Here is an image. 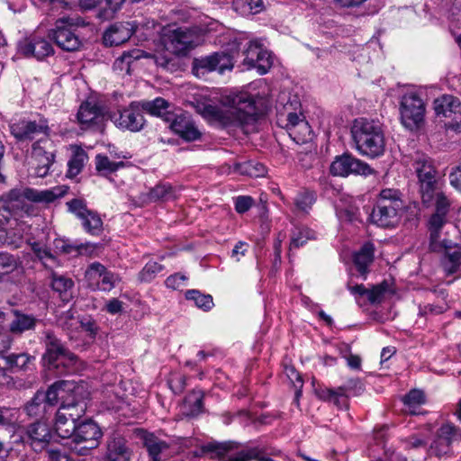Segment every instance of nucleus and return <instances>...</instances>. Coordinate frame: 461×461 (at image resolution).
Instances as JSON below:
<instances>
[{
	"label": "nucleus",
	"mask_w": 461,
	"mask_h": 461,
	"mask_svg": "<svg viewBox=\"0 0 461 461\" xmlns=\"http://www.w3.org/2000/svg\"><path fill=\"white\" fill-rule=\"evenodd\" d=\"M352 137L360 154L377 158L384 154L385 140L381 125L364 118L355 120L351 129Z\"/></svg>",
	"instance_id": "4"
},
{
	"label": "nucleus",
	"mask_w": 461,
	"mask_h": 461,
	"mask_svg": "<svg viewBox=\"0 0 461 461\" xmlns=\"http://www.w3.org/2000/svg\"><path fill=\"white\" fill-rule=\"evenodd\" d=\"M32 250L34 252L36 257L42 261V263L46 266V261H51L53 263L56 262V257L51 253V251L43 244L37 241H28Z\"/></svg>",
	"instance_id": "56"
},
{
	"label": "nucleus",
	"mask_w": 461,
	"mask_h": 461,
	"mask_svg": "<svg viewBox=\"0 0 461 461\" xmlns=\"http://www.w3.org/2000/svg\"><path fill=\"white\" fill-rule=\"evenodd\" d=\"M185 297L188 301L194 302V305L204 312L210 311L214 303L211 294H203L196 289L187 290Z\"/></svg>",
	"instance_id": "41"
},
{
	"label": "nucleus",
	"mask_w": 461,
	"mask_h": 461,
	"mask_svg": "<svg viewBox=\"0 0 461 461\" xmlns=\"http://www.w3.org/2000/svg\"><path fill=\"white\" fill-rule=\"evenodd\" d=\"M364 384L358 378H349L339 387L340 398L358 396L364 392Z\"/></svg>",
	"instance_id": "47"
},
{
	"label": "nucleus",
	"mask_w": 461,
	"mask_h": 461,
	"mask_svg": "<svg viewBox=\"0 0 461 461\" xmlns=\"http://www.w3.org/2000/svg\"><path fill=\"white\" fill-rule=\"evenodd\" d=\"M375 245L372 242H366L354 253L353 264L359 275L364 280L366 279L369 273V267L374 262Z\"/></svg>",
	"instance_id": "27"
},
{
	"label": "nucleus",
	"mask_w": 461,
	"mask_h": 461,
	"mask_svg": "<svg viewBox=\"0 0 461 461\" xmlns=\"http://www.w3.org/2000/svg\"><path fill=\"white\" fill-rule=\"evenodd\" d=\"M86 409V405L82 401L63 402L57 413L60 414L62 419H68L77 422L85 414Z\"/></svg>",
	"instance_id": "34"
},
{
	"label": "nucleus",
	"mask_w": 461,
	"mask_h": 461,
	"mask_svg": "<svg viewBox=\"0 0 461 461\" xmlns=\"http://www.w3.org/2000/svg\"><path fill=\"white\" fill-rule=\"evenodd\" d=\"M234 11L243 16L257 14L265 9L263 0H233Z\"/></svg>",
	"instance_id": "37"
},
{
	"label": "nucleus",
	"mask_w": 461,
	"mask_h": 461,
	"mask_svg": "<svg viewBox=\"0 0 461 461\" xmlns=\"http://www.w3.org/2000/svg\"><path fill=\"white\" fill-rule=\"evenodd\" d=\"M77 423L68 419H62L60 414H56L55 429L57 434L62 438H71L73 440Z\"/></svg>",
	"instance_id": "44"
},
{
	"label": "nucleus",
	"mask_w": 461,
	"mask_h": 461,
	"mask_svg": "<svg viewBox=\"0 0 461 461\" xmlns=\"http://www.w3.org/2000/svg\"><path fill=\"white\" fill-rule=\"evenodd\" d=\"M273 64V59L271 54L266 49L263 50L262 53L257 59L253 68L257 69L259 75H265L268 72Z\"/></svg>",
	"instance_id": "63"
},
{
	"label": "nucleus",
	"mask_w": 461,
	"mask_h": 461,
	"mask_svg": "<svg viewBox=\"0 0 461 461\" xmlns=\"http://www.w3.org/2000/svg\"><path fill=\"white\" fill-rule=\"evenodd\" d=\"M135 25L132 23H116L111 25L104 34L106 46H118L127 41L132 35Z\"/></svg>",
	"instance_id": "24"
},
{
	"label": "nucleus",
	"mask_w": 461,
	"mask_h": 461,
	"mask_svg": "<svg viewBox=\"0 0 461 461\" xmlns=\"http://www.w3.org/2000/svg\"><path fill=\"white\" fill-rule=\"evenodd\" d=\"M132 450L127 440L121 436H113L106 441L104 461H131Z\"/></svg>",
	"instance_id": "22"
},
{
	"label": "nucleus",
	"mask_w": 461,
	"mask_h": 461,
	"mask_svg": "<svg viewBox=\"0 0 461 461\" xmlns=\"http://www.w3.org/2000/svg\"><path fill=\"white\" fill-rule=\"evenodd\" d=\"M433 109L447 129L461 132V102L457 97L443 95L434 100Z\"/></svg>",
	"instance_id": "8"
},
{
	"label": "nucleus",
	"mask_w": 461,
	"mask_h": 461,
	"mask_svg": "<svg viewBox=\"0 0 461 461\" xmlns=\"http://www.w3.org/2000/svg\"><path fill=\"white\" fill-rule=\"evenodd\" d=\"M149 197L151 201H167L176 198V192L169 184H158L150 189Z\"/></svg>",
	"instance_id": "48"
},
{
	"label": "nucleus",
	"mask_w": 461,
	"mask_h": 461,
	"mask_svg": "<svg viewBox=\"0 0 461 461\" xmlns=\"http://www.w3.org/2000/svg\"><path fill=\"white\" fill-rule=\"evenodd\" d=\"M68 211L74 213L80 221L86 232L92 236H98L103 231V221L99 214L87 209L86 203L81 199H72L67 203Z\"/></svg>",
	"instance_id": "13"
},
{
	"label": "nucleus",
	"mask_w": 461,
	"mask_h": 461,
	"mask_svg": "<svg viewBox=\"0 0 461 461\" xmlns=\"http://www.w3.org/2000/svg\"><path fill=\"white\" fill-rule=\"evenodd\" d=\"M170 122V129L186 141L197 140L202 133L193 120L185 113L174 114Z\"/></svg>",
	"instance_id": "21"
},
{
	"label": "nucleus",
	"mask_w": 461,
	"mask_h": 461,
	"mask_svg": "<svg viewBox=\"0 0 461 461\" xmlns=\"http://www.w3.org/2000/svg\"><path fill=\"white\" fill-rule=\"evenodd\" d=\"M426 402L425 394L421 390H411L403 398V402L408 408L411 414L417 415L420 412L418 411Z\"/></svg>",
	"instance_id": "45"
},
{
	"label": "nucleus",
	"mask_w": 461,
	"mask_h": 461,
	"mask_svg": "<svg viewBox=\"0 0 461 461\" xmlns=\"http://www.w3.org/2000/svg\"><path fill=\"white\" fill-rule=\"evenodd\" d=\"M163 269L164 267L161 264L155 261H149L139 273V279L140 282L149 283L153 280Z\"/></svg>",
	"instance_id": "53"
},
{
	"label": "nucleus",
	"mask_w": 461,
	"mask_h": 461,
	"mask_svg": "<svg viewBox=\"0 0 461 461\" xmlns=\"http://www.w3.org/2000/svg\"><path fill=\"white\" fill-rule=\"evenodd\" d=\"M221 103L228 110L213 104H203L201 115L212 123L223 127H240L246 133L252 130L258 121L257 106L254 97L246 92L225 95Z\"/></svg>",
	"instance_id": "1"
},
{
	"label": "nucleus",
	"mask_w": 461,
	"mask_h": 461,
	"mask_svg": "<svg viewBox=\"0 0 461 461\" xmlns=\"http://www.w3.org/2000/svg\"><path fill=\"white\" fill-rule=\"evenodd\" d=\"M141 57V51L140 50H133L129 52H124L120 58L115 60L114 65L121 70L125 69L127 73H130L131 65L134 60L139 59Z\"/></svg>",
	"instance_id": "55"
},
{
	"label": "nucleus",
	"mask_w": 461,
	"mask_h": 461,
	"mask_svg": "<svg viewBox=\"0 0 461 461\" xmlns=\"http://www.w3.org/2000/svg\"><path fill=\"white\" fill-rule=\"evenodd\" d=\"M14 225L11 222L10 229H6V241L5 245L14 249L21 247L24 235L30 230V224L27 221L14 218Z\"/></svg>",
	"instance_id": "30"
},
{
	"label": "nucleus",
	"mask_w": 461,
	"mask_h": 461,
	"mask_svg": "<svg viewBox=\"0 0 461 461\" xmlns=\"http://www.w3.org/2000/svg\"><path fill=\"white\" fill-rule=\"evenodd\" d=\"M203 393L201 390H193L185 399L184 413L189 417H196L203 411Z\"/></svg>",
	"instance_id": "33"
},
{
	"label": "nucleus",
	"mask_w": 461,
	"mask_h": 461,
	"mask_svg": "<svg viewBox=\"0 0 461 461\" xmlns=\"http://www.w3.org/2000/svg\"><path fill=\"white\" fill-rule=\"evenodd\" d=\"M447 307L445 304H431L428 303L425 305L419 306L418 315L420 317L428 318L431 315H438L443 313L446 311Z\"/></svg>",
	"instance_id": "64"
},
{
	"label": "nucleus",
	"mask_w": 461,
	"mask_h": 461,
	"mask_svg": "<svg viewBox=\"0 0 461 461\" xmlns=\"http://www.w3.org/2000/svg\"><path fill=\"white\" fill-rule=\"evenodd\" d=\"M19 52L26 58L42 60L54 53L52 44L48 37L36 32L21 41L18 44Z\"/></svg>",
	"instance_id": "14"
},
{
	"label": "nucleus",
	"mask_w": 461,
	"mask_h": 461,
	"mask_svg": "<svg viewBox=\"0 0 461 461\" xmlns=\"http://www.w3.org/2000/svg\"><path fill=\"white\" fill-rule=\"evenodd\" d=\"M348 289L356 298L366 296L371 304H378L384 301L385 294L389 290V285L386 281H384L373 285L370 289L363 285H348Z\"/></svg>",
	"instance_id": "26"
},
{
	"label": "nucleus",
	"mask_w": 461,
	"mask_h": 461,
	"mask_svg": "<svg viewBox=\"0 0 461 461\" xmlns=\"http://www.w3.org/2000/svg\"><path fill=\"white\" fill-rule=\"evenodd\" d=\"M283 126L296 143H304L312 138V130L304 116L296 113H289Z\"/></svg>",
	"instance_id": "20"
},
{
	"label": "nucleus",
	"mask_w": 461,
	"mask_h": 461,
	"mask_svg": "<svg viewBox=\"0 0 461 461\" xmlns=\"http://www.w3.org/2000/svg\"><path fill=\"white\" fill-rule=\"evenodd\" d=\"M313 238V232L308 228H300L294 230L289 249H298L303 246L308 240Z\"/></svg>",
	"instance_id": "52"
},
{
	"label": "nucleus",
	"mask_w": 461,
	"mask_h": 461,
	"mask_svg": "<svg viewBox=\"0 0 461 461\" xmlns=\"http://www.w3.org/2000/svg\"><path fill=\"white\" fill-rule=\"evenodd\" d=\"M110 120L120 130L139 132L146 125V120L139 101H132L127 106L119 107L109 115Z\"/></svg>",
	"instance_id": "7"
},
{
	"label": "nucleus",
	"mask_w": 461,
	"mask_h": 461,
	"mask_svg": "<svg viewBox=\"0 0 461 461\" xmlns=\"http://www.w3.org/2000/svg\"><path fill=\"white\" fill-rule=\"evenodd\" d=\"M140 103L143 113L163 118L166 122L171 121L173 113L170 111V103L162 97H157L154 100L139 101Z\"/></svg>",
	"instance_id": "29"
},
{
	"label": "nucleus",
	"mask_w": 461,
	"mask_h": 461,
	"mask_svg": "<svg viewBox=\"0 0 461 461\" xmlns=\"http://www.w3.org/2000/svg\"><path fill=\"white\" fill-rule=\"evenodd\" d=\"M315 201V193L305 189L296 194L294 203L297 211L308 213Z\"/></svg>",
	"instance_id": "46"
},
{
	"label": "nucleus",
	"mask_w": 461,
	"mask_h": 461,
	"mask_svg": "<svg viewBox=\"0 0 461 461\" xmlns=\"http://www.w3.org/2000/svg\"><path fill=\"white\" fill-rule=\"evenodd\" d=\"M54 245L59 251L68 255L82 254L83 251L89 246V244L72 243L69 240H65L62 239L55 240Z\"/></svg>",
	"instance_id": "49"
},
{
	"label": "nucleus",
	"mask_w": 461,
	"mask_h": 461,
	"mask_svg": "<svg viewBox=\"0 0 461 461\" xmlns=\"http://www.w3.org/2000/svg\"><path fill=\"white\" fill-rule=\"evenodd\" d=\"M49 157L32 158L36 166L34 167V175L38 177H44L49 174L50 168L54 163L55 155H48Z\"/></svg>",
	"instance_id": "57"
},
{
	"label": "nucleus",
	"mask_w": 461,
	"mask_h": 461,
	"mask_svg": "<svg viewBox=\"0 0 461 461\" xmlns=\"http://www.w3.org/2000/svg\"><path fill=\"white\" fill-rule=\"evenodd\" d=\"M233 62L230 55L224 52H215L212 55L194 59L192 65L193 73L200 77L212 71L223 74L231 70Z\"/></svg>",
	"instance_id": "12"
},
{
	"label": "nucleus",
	"mask_w": 461,
	"mask_h": 461,
	"mask_svg": "<svg viewBox=\"0 0 461 461\" xmlns=\"http://www.w3.org/2000/svg\"><path fill=\"white\" fill-rule=\"evenodd\" d=\"M459 439L461 429L454 424L445 423L437 430L429 450L438 457L448 455L451 453V444Z\"/></svg>",
	"instance_id": "17"
},
{
	"label": "nucleus",
	"mask_w": 461,
	"mask_h": 461,
	"mask_svg": "<svg viewBox=\"0 0 461 461\" xmlns=\"http://www.w3.org/2000/svg\"><path fill=\"white\" fill-rule=\"evenodd\" d=\"M330 172L332 176L345 177L352 174L368 176L373 173V169L353 156L343 154L335 158L330 164Z\"/></svg>",
	"instance_id": "16"
},
{
	"label": "nucleus",
	"mask_w": 461,
	"mask_h": 461,
	"mask_svg": "<svg viewBox=\"0 0 461 461\" xmlns=\"http://www.w3.org/2000/svg\"><path fill=\"white\" fill-rule=\"evenodd\" d=\"M42 355L44 366L56 375L75 373L78 369V357L71 352L52 331L44 332Z\"/></svg>",
	"instance_id": "3"
},
{
	"label": "nucleus",
	"mask_w": 461,
	"mask_h": 461,
	"mask_svg": "<svg viewBox=\"0 0 461 461\" xmlns=\"http://www.w3.org/2000/svg\"><path fill=\"white\" fill-rule=\"evenodd\" d=\"M50 36L52 37L55 43L63 50L76 51L79 50L82 42L76 33V26L71 18L63 17L57 20L55 28L51 31Z\"/></svg>",
	"instance_id": "11"
},
{
	"label": "nucleus",
	"mask_w": 461,
	"mask_h": 461,
	"mask_svg": "<svg viewBox=\"0 0 461 461\" xmlns=\"http://www.w3.org/2000/svg\"><path fill=\"white\" fill-rule=\"evenodd\" d=\"M167 384L174 393L180 394L186 386V376L179 372H172L167 379Z\"/></svg>",
	"instance_id": "59"
},
{
	"label": "nucleus",
	"mask_w": 461,
	"mask_h": 461,
	"mask_svg": "<svg viewBox=\"0 0 461 461\" xmlns=\"http://www.w3.org/2000/svg\"><path fill=\"white\" fill-rule=\"evenodd\" d=\"M26 435L33 450L41 452L48 446L51 438V430L46 422L38 420L27 427Z\"/></svg>",
	"instance_id": "23"
},
{
	"label": "nucleus",
	"mask_w": 461,
	"mask_h": 461,
	"mask_svg": "<svg viewBox=\"0 0 461 461\" xmlns=\"http://www.w3.org/2000/svg\"><path fill=\"white\" fill-rule=\"evenodd\" d=\"M426 113V103L423 95L418 90L406 91L399 100L400 122L402 126L411 131H416L424 123Z\"/></svg>",
	"instance_id": "6"
},
{
	"label": "nucleus",
	"mask_w": 461,
	"mask_h": 461,
	"mask_svg": "<svg viewBox=\"0 0 461 461\" xmlns=\"http://www.w3.org/2000/svg\"><path fill=\"white\" fill-rule=\"evenodd\" d=\"M102 437L100 428L92 420H86L78 423L75 437L72 440L75 447L72 450L80 456L87 455L92 449L99 446Z\"/></svg>",
	"instance_id": "9"
},
{
	"label": "nucleus",
	"mask_w": 461,
	"mask_h": 461,
	"mask_svg": "<svg viewBox=\"0 0 461 461\" xmlns=\"http://www.w3.org/2000/svg\"><path fill=\"white\" fill-rule=\"evenodd\" d=\"M85 278L91 290L103 292H110L120 281L117 274L108 270L99 262H93L86 267Z\"/></svg>",
	"instance_id": "10"
},
{
	"label": "nucleus",
	"mask_w": 461,
	"mask_h": 461,
	"mask_svg": "<svg viewBox=\"0 0 461 461\" xmlns=\"http://www.w3.org/2000/svg\"><path fill=\"white\" fill-rule=\"evenodd\" d=\"M377 204L384 205L387 208L393 206L395 210L402 211L404 207L403 201L402 199V193L398 189L385 188L383 189L377 200Z\"/></svg>",
	"instance_id": "35"
},
{
	"label": "nucleus",
	"mask_w": 461,
	"mask_h": 461,
	"mask_svg": "<svg viewBox=\"0 0 461 461\" xmlns=\"http://www.w3.org/2000/svg\"><path fill=\"white\" fill-rule=\"evenodd\" d=\"M95 169L101 175L107 176L123 168L126 164L123 161H113L106 155L97 154L95 158Z\"/></svg>",
	"instance_id": "38"
},
{
	"label": "nucleus",
	"mask_w": 461,
	"mask_h": 461,
	"mask_svg": "<svg viewBox=\"0 0 461 461\" xmlns=\"http://www.w3.org/2000/svg\"><path fill=\"white\" fill-rule=\"evenodd\" d=\"M78 328H81L90 339H95L98 332V326L96 322L91 318H83L78 320L77 318L71 319Z\"/></svg>",
	"instance_id": "62"
},
{
	"label": "nucleus",
	"mask_w": 461,
	"mask_h": 461,
	"mask_svg": "<svg viewBox=\"0 0 461 461\" xmlns=\"http://www.w3.org/2000/svg\"><path fill=\"white\" fill-rule=\"evenodd\" d=\"M14 320L9 324V331L21 335L25 331L34 330L38 320L32 314H25L18 310L13 311Z\"/></svg>",
	"instance_id": "31"
},
{
	"label": "nucleus",
	"mask_w": 461,
	"mask_h": 461,
	"mask_svg": "<svg viewBox=\"0 0 461 461\" xmlns=\"http://www.w3.org/2000/svg\"><path fill=\"white\" fill-rule=\"evenodd\" d=\"M6 366L11 369L28 370L35 360V357L26 353L10 354L7 356H0Z\"/></svg>",
	"instance_id": "36"
},
{
	"label": "nucleus",
	"mask_w": 461,
	"mask_h": 461,
	"mask_svg": "<svg viewBox=\"0 0 461 461\" xmlns=\"http://www.w3.org/2000/svg\"><path fill=\"white\" fill-rule=\"evenodd\" d=\"M409 163L418 178L421 202H431L434 188L438 186V172L434 160L427 154L416 151L410 156Z\"/></svg>",
	"instance_id": "5"
},
{
	"label": "nucleus",
	"mask_w": 461,
	"mask_h": 461,
	"mask_svg": "<svg viewBox=\"0 0 461 461\" xmlns=\"http://www.w3.org/2000/svg\"><path fill=\"white\" fill-rule=\"evenodd\" d=\"M143 442L151 461H161L164 453L169 447V445L166 441L159 439L152 433L145 434Z\"/></svg>",
	"instance_id": "32"
},
{
	"label": "nucleus",
	"mask_w": 461,
	"mask_h": 461,
	"mask_svg": "<svg viewBox=\"0 0 461 461\" xmlns=\"http://www.w3.org/2000/svg\"><path fill=\"white\" fill-rule=\"evenodd\" d=\"M77 118L81 128L84 130L99 129L103 124L104 114L100 105L86 101L79 106Z\"/></svg>",
	"instance_id": "19"
},
{
	"label": "nucleus",
	"mask_w": 461,
	"mask_h": 461,
	"mask_svg": "<svg viewBox=\"0 0 461 461\" xmlns=\"http://www.w3.org/2000/svg\"><path fill=\"white\" fill-rule=\"evenodd\" d=\"M447 222V216L434 212L429 221V230L430 234V249L434 251L438 249L439 239V232L442 227Z\"/></svg>",
	"instance_id": "40"
},
{
	"label": "nucleus",
	"mask_w": 461,
	"mask_h": 461,
	"mask_svg": "<svg viewBox=\"0 0 461 461\" xmlns=\"http://www.w3.org/2000/svg\"><path fill=\"white\" fill-rule=\"evenodd\" d=\"M23 410L31 417L42 418L50 408L43 400L42 395L36 392L34 396L24 405Z\"/></svg>",
	"instance_id": "39"
},
{
	"label": "nucleus",
	"mask_w": 461,
	"mask_h": 461,
	"mask_svg": "<svg viewBox=\"0 0 461 461\" xmlns=\"http://www.w3.org/2000/svg\"><path fill=\"white\" fill-rule=\"evenodd\" d=\"M431 202H422L426 207L435 206V212L441 215H447L450 207L448 198L439 191V187L434 188Z\"/></svg>",
	"instance_id": "43"
},
{
	"label": "nucleus",
	"mask_w": 461,
	"mask_h": 461,
	"mask_svg": "<svg viewBox=\"0 0 461 461\" xmlns=\"http://www.w3.org/2000/svg\"><path fill=\"white\" fill-rule=\"evenodd\" d=\"M400 212L401 211L395 210L393 206L387 208L384 205L376 203L369 218L374 224L379 227H393L398 223L400 220Z\"/></svg>",
	"instance_id": "28"
},
{
	"label": "nucleus",
	"mask_w": 461,
	"mask_h": 461,
	"mask_svg": "<svg viewBox=\"0 0 461 461\" xmlns=\"http://www.w3.org/2000/svg\"><path fill=\"white\" fill-rule=\"evenodd\" d=\"M263 50V46L257 41H249V46L244 51L245 58L243 59V65H245L248 69H252Z\"/></svg>",
	"instance_id": "50"
},
{
	"label": "nucleus",
	"mask_w": 461,
	"mask_h": 461,
	"mask_svg": "<svg viewBox=\"0 0 461 461\" xmlns=\"http://www.w3.org/2000/svg\"><path fill=\"white\" fill-rule=\"evenodd\" d=\"M68 191L67 185H57L50 189L37 190L33 188L12 189L5 195V209L12 217L21 218L23 215H30L32 205L28 203H50L56 199L63 197Z\"/></svg>",
	"instance_id": "2"
},
{
	"label": "nucleus",
	"mask_w": 461,
	"mask_h": 461,
	"mask_svg": "<svg viewBox=\"0 0 461 461\" xmlns=\"http://www.w3.org/2000/svg\"><path fill=\"white\" fill-rule=\"evenodd\" d=\"M64 381H59L51 384L47 391H37L41 395H42L43 400L48 403V406L52 409L59 402V390L63 385H65Z\"/></svg>",
	"instance_id": "51"
},
{
	"label": "nucleus",
	"mask_w": 461,
	"mask_h": 461,
	"mask_svg": "<svg viewBox=\"0 0 461 461\" xmlns=\"http://www.w3.org/2000/svg\"><path fill=\"white\" fill-rule=\"evenodd\" d=\"M51 141L48 137L44 139H41L35 141L32 147V158H41V157H49L48 155H55L54 150H50L49 146H50Z\"/></svg>",
	"instance_id": "58"
},
{
	"label": "nucleus",
	"mask_w": 461,
	"mask_h": 461,
	"mask_svg": "<svg viewBox=\"0 0 461 461\" xmlns=\"http://www.w3.org/2000/svg\"><path fill=\"white\" fill-rule=\"evenodd\" d=\"M87 158L88 157L86 152L84 149L77 148L68 162V169L67 176L69 178L77 176L82 171Z\"/></svg>",
	"instance_id": "42"
},
{
	"label": "nucleus",
	"mask_w": 461,
	"mask_h": 461,
	"mask_svg": "<svg viewBox=\"0 0 461 461\" xmlns=\"http://www.w3.org/2000/svg\"><path fill=\"white\" fill-rule=\"evenodd\" d=\"M153 59L157 66L166 70L172 72L177 68L176 59L172 54L166 51L154 54Z\"/></svg>",
	"instance_id": "54"
},
{
	"label": "nucleus",
	"mask_w": 461,
	"mask_h": 461,
	"mask_svg": "<svg viewBox=\"0 0 461 461\" xmlns=\"http://www.w3.org/2000/svg\"><path fill=\"white\" fill-rule=\"evenodd\" d=\"M73 285L74 282L71 278L66 277L64 276H58L55 273L52 274L51 287L60 295L62 294H67V292L70 290Z\"/></svg>",
	"instance_id": "60"
},
{
	"label": "nucleus",
	"mask_w": 461,
	"mask_h": 461,
	"mask_svg": "<svg viewBox=\"0 0 461 461\" xmlns=\"http://www.w3.org/2000/svg\"><path fill=\"white\" fill-rule=\"evenodd\" d=\"M438 245V247L437 250L443 249L445 252L443 259L445 271L448 275L461 271V248L447 240H443Z\"/></svg>",
	"instance_id": "25"
},
{
	"label": "nucleus",
	"mask_w": 461,
	"mask_h": 461,
	"mask_svg": "<svg viewBox=\"0 0 461 461\" xmlns=\"http://www.w3.org/2000/svg\"><path fill=\"white\" fill-rule=\"evenodd\" d=\"M230 449V443L207 442L201 447L202 454L214 453L218 457L224 456Z\"/></svg>",
	"instance_id": "61"
},
{
	"label": "nucleus",
	"mask_w": 461,
	"mask_h": 461,
	"mask_svg": "<svg viewBox=\"0 0 461 461\" xmlns=\"http://www.w3.org/2000/svg\"><path fill=\"white\" fill-rule=\"evenodd\" d=\"M194 39V33L187 27L168 29L164 34L166 47L176 55L185 54L193 49L195 46Z\"/></svg>",
	"instance_id": "18"
},
{
	"label": "nucleus",
	"mask_w": 461,
	"mask_h": 461,
	"mask_svg": "<svg viewBox=\"0 0 461 461\" xmlns=\"http://www.w3.org/2000/svg\"><path fill=\"white\" fill-rule=\"evenodd\" d=\"M10 131L18 141L32 140L41 133L49 137L50 132L48 121L42 117L39 120H19L10 125Z\"/></svg>",
	"instance_id": "15"
}]
</instances>
